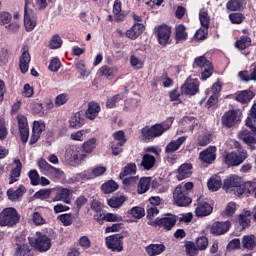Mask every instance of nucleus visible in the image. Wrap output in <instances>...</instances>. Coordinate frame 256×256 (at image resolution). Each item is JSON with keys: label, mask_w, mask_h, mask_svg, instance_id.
Returning a JSON list of instances; mask_svg holds the SVG:
<instances>
[{"label": "nucleus", "mask_w": 256, "mask_h": 256, "mask_svg": "<svg viewBox=\"0 0 256 256\" xmlns=\"http://www.w3.org/2000/svg\"><path fill=\"white\" fill-rule=\"evenodd\" d=\"M24 27L27 32L33 31L37 27V15L33 10H27V7L24 11Z\"/></svg>", "instance_id": "nucleus-14"}, {"label": "nucleus", "mask_w": 256, "mask_h": 256, "mask_svg": "<svg viewBox=\"0 0 256 256\" xmlns=\"http://www.w3.org/2000/svg\"><path fill=\"white\" fill-rule=\"evenodd\" d=\"M181 92L184 95H197V93H199V80L197 78H187L181 87Z\"/></svg>", "instance_id": "nucleus-10"}, {"label": "nucleus", "mask_w": 256, "mask_h": 256, "mask_svg": "<svg viewBox=\"0 0 256 256\" xmlns=\"http://www.w3.org/2000/svg\"><path fill=\"white\" fill-rule=\"evenodd\" d=\"M240 138L242 139V141H244V143H246V145H248V147H250L252 151H255L256 138L253 136V134H251V132H249L248 130L242 131L240 133Z\"/></svg>", "instance_id": "nucleus-28"}, {"label": "nucleus", "mask_w": 256, "mask_h": 256, "mask_svg": "<svg viewBox=\"0 0 256 256\" xmlns=\"http://www.w3.org/2000/svg\"><path fill=\"white\" fill-rule=\"evenodd\" d=\"M117 189H119V184H117V182H115L114 180H108L101 186V191L105 195L115 193V191H117Z\"/></svg>", "instance_id": "nucleus-34"}, {"label": "nucleus", "mask_w": 256, "mask_h": 256, "mask_svg": "<svg viewBox=\"0 0 256 256\" xmlns=\"http://www.w3.org/2000/svg\"><path fill=\"white\" fill-rule=\"evenodd\" d=\"M155 163H157V158H155V156L151 154H144L140 165L144 171H151V169L155 167Z\"/></svg>", "instance_id": "nucleus-27"}, {"label": "nucleus", "mask_w": 256, "mask_h": 256, "mask_svg": "<svg viewBox=\"0 0 256 256\" xmlns=\"http://www.w3.org/2000/svg\"><path fill=\"white\" fill-rule=\"evenodd\" d=\"M51 197V189H40L34 194V199H49Z\"/></svg>", "instance_id": "nucleus-61"}, {"label": "nucleus", "mask_w": 256, "mask_h": 256, "mask_svg": "<svg viewBox=\"0 0 256 256\" xmlns=\"http://www.w3.org/2000/svg\"><path fill=\"white\" fill-rule=\"evenodd\" d=\"M238 76L242 81H245L246 83L249 81H256V64L252 72L250 73V76H249V73H247V71H240L238 73Z\"/></svg>", "instance_id": "nucleus-44"}, {"label": "nucleus", "mask_w": 256, "mask_h": 256, "mask_svg": "<svg viewBox=\"0 0 256 256\" xmlns=\"http://www.w3.org/2000/svg\"><path fill=\"white\" fill-rule=\"evenodd\" d=\"M69 197H71V190L67 188H60L59 190H57L52 201H63V203L69 205V203H71Z\"/></svg>", "instance_id": "nucleus-26"}, {"label": "nucleus", "mask_w": 256, "mask_h": 256, "mask_svg": "<svg viewBox=\"0 0 256 256\" xmlns=\"http://www.w3.org/2000/svg\"><path fill=\"white\" fill-rule=\"evenodd\" d=\"M231 228V222L225 221V222H215L212 224L210 228V233L212 235H225Z\"/></svg>", "instance_id": "nucleus-17"}, {"label": "nucleus", "mask_w": 256, "mask_h": 256, "mask_svg": "<svg viewBox=\"0 0 256 256\" xmlns=\"http://www.w3.org/2000/svg\"><path fill=\"white\" fill-rule=\"evenodd\" d=\"M248 157L249 153H247V150L232 151L224 155V163L227 167H239V165L245 163Z\"/></svg>", "instance_id": "nucleus-4"}, {"label": "nucleus", "mask_w": 256, "mask_h": 256, "mask_svg": "<svg viewBox=\"0 0 256 256\" xmlns=\"http://www.w3.org/2000/svg\"><path fill=\"white\" fill-rule=\"evenodd\" d=\"M130 65L131 67H133V69H143V67L145 66V62H143L141 60V58L135 56V55H131L130 56Z\"/></svg>", "instance_id": "nucleus-52"}, {"label": "nucleus", "mask_w": 256, "mask_h": 256, "mask_svg": "<svg viewBox=\"0 0 256 256\" xmlns=\"http://www.w3.org/2000/svg\"><path fill=\"white\" fill-rule=\"evenodd\" d=\"M217 147L215 146H209L204 151L200 152L199 159L202 161V163H208V165H211L215 159H217Z\"/></svg>", "instance_id": "nucleus-15"}, {"label": "nucleus", "mask_w": 256, "mask_h": 256, "mask_svg": "<svg viewBox=\"0 0 256 256\" xmlns=\"http://www.w3.org/2000/svg\"><path fill=\"white\" fill-rule=\"evenodd\" d=\"M19 67L21 73L25 74L29 71V63H31V54L27 48H22V54L19 58Z\"/></svg>", "instance_id": "nucleus-18"}, {"label": "nucleus", "mask_w": 256, "mask_h": 256, "mask_svg": "<svg viewBox=\"0 0 256 256\" xmlns=\"http://www.w3.org/2000/svg\"><path fill=\"white\" fill-rule=\"evenodd\" d=\"M58 221H61L64 227H69L70 225H73V214L71 213H65L61 214L57 217Z\"/></svg>", "instance_id": "nucleus-50"}, {"label": "nucleus", "mask_w": 256, "mask_h": 256, "mask_svg": "<svg viewBox=\"0 0 256 256\" xmlns=\"http://www.w3.org/2000/svg\"><path fill=\"white\" fill-rule=\"evenodd\" d=\"M199 19L202 27H204L205 29H209V23L211 22V18H209V14L205 12V10H201L199 12Z\"/></svg>", "instance_id": "nucleus-51"}, {"label": "nucleus", "mask_w": 256, "mask_h": 256, "mask_svg": "<svg viewBox=\"0 0 256 256\" xmlns=\"http://www.w3.org/2000/svg\"><path fill=\"white\" fill-rule=\"evenodd\" d=\"M37 237L28 238L30 245L39 251L40 253H45V251H49L51 249V238L49 236L37 232Z\"/></svg>", "instance_id": "nucleus-5"}, {"label": "nucleus", "mask_w": 256, "mask_h": 256, "mask_svg": "<svg viewBox=\"0 0 256 256\" xmlns=\"http://www.w3.org/2000/svg\"><path fill=\"white\" fill-rule=\"evenodd\" d=\"M17 121L20 139L22 143H27V141H29V122L27 121V117H25L23 114H19L17 116Z\"/></svg>", "instance_id": "nucleus-11"}, {"label": "nucleus", "mask_w": 256, "mask_h": 256, "mask_svg": "<svg viewBox=\"0 0 256 256\" xmlns=\"http://www.w3.org/2000/svg\"><path fill=\"white\" fill-rule=\"evenodd\" d=\"M211 64V61L207 60L206 57L200 56L195 59L194 66L199 67L200 69H205L206 67H209Z\"/></svg>", "instance_id": "nucleus-54"}, {"label": "nucleus", "mask_w": 256, "mask_h": 256, "mask_svg": "<svg viewBox=\"0 0 256 256\" xmlns=\"http://www.w3.org/2000/svg\"><path fill=\"white\" fill-rule=\"evenodd\" d=\"M145 31V25L141 23H135L130 29L125 32V35L131 41H135Z\"/></svg>", "instance_id": "nucleus-21"}, {"label": "nucleus", "mask_w": 256, "mask_h": 256, "mask_svg": "<svg viewBox=\"0 0 256 256\" xmlns=\"http://www.w3.org/2000/svg\"><path fill=\"white\" fill-rule=\"evenodd\" d=\"M149 187H151V178H141L138 184V193L140 195H143V193H147V191H149Z\"/></svg>", "instance_id": "nucleus-41"}, {"label": "nucleus", "mask_w": 256, "mask_h": 256, "mask_svg": "<svg viewBox=\"0 0 256 256\" xmlns=\"http://www.w3.org/2000/svg\"><path fill=\"white\" fill-rule=\"evenodd\" d=\"M98 73L102 77H107V79H111L112 77H115V75H117V68L104 65L98 70Z\"/></svg>", "instance_id": "nucleus-37"}, {"label": "nucleus", "mask_w": 256, "mask_h": 256, "mask_svg": "<svg viewBox=\"0 0 256 256\" xmlns=\"http://www.w3.org/2000/svg\"><path fill=\"white\" fill-rule=\"evenodd\" d=\"M28 177L30 179L31 185H33L34 187H37V185H39V179L41 178V176H39V172H37V170H30L28 173Z\"/></svg>", "instance_id": "nucleus-57"}, {"label": "nucleus", "mask_w": 256, "mask_h": 256, "mask_svg": "<svg viewBox=\"0 0 256 256\" xmlns=\"http://www.w3.org/2000/svg\"><path fill=\"white\" fill-rule=\"evenodd\" d=\"M251 216V212L247 211L245 214H240L239 215V224L243 229H245L251 221L249 220V217Z\"/></svg>", "instance_id": "nucleus-58"}, {"label": "nucleus", "mask_w": 256, "mask_h": 256, "mask_svg": "<svg viewBox=\"0 0 256 256\" xmlns=\"http://www.w3.org/2000/svg\"><path fill=\"white\" fill-rule=\"evenodd\" d=\"M125 201H127V198H125V196H114L107 200V204L112 209H119V207L123 206V203H125Z\"/></svg>", "instance_id": "nucleus-36"}, {"label": "nucleus", "mask_w": 256, "mask_h": 256, "mask_svg": "<svg viewBox=\"0 0 256 256\" xmlns=\"http://www.w3.org/2000/svg\"><path fill=\"white\" fill-rule=\"evenodd\" d=\"M173 199L175 204L178 207H188V205H191L192 199L189 197V194L187 191H185V188L183 186L178 185L173 193Z\"/></svg>", "instance_id": "nucleus-7"}, {"label": "nucleus", "mask_w": 256, "mask_h": 256, "mask_svg": "<svg viewBox=\"0 0 256 256\" xmlns=\"http://www.w3.org/2000/svg\"><path fill=\"white\" fill-rule=\"evenodd\" d=\"M154 33L158 39L159 45H162V47L169 45V39H171V28L169 26H157L154 28Z\"/></svg>", "instance_id": "nucleus-8"}, {"label": "nucleus", "mask_w": 256, "mask_h": 256, "mask_svg": "<svg viewBox=\"0 0 256 256\" xmlns=\"http://www.w3.org/2000/svg\"><path fill=\"white\" fill-rule=\"evenodd\" d=\"M213 213V207L207 202H200L195 208L196 217H207Z\"/></svg>", "instance_id": "nucleus-24"}, {"label": "nucleus", "mask_w": 256, "mask_h": 256, "mask_svg": "<svg viewBox=\"0 0 256 256\" xmlns=\"http://www.w3.org/2000/svg\"><path fill=\"white\" fill-rule=\"evenodd\" d=\"M176 224L177 216L174 214H164L163 217H158L149 223V225H152L153 227H160L165 231H171Z\"/></svg>", "instance_id": "nucleus-6"}, {"label": "nucleus", "mask_w": 256, "mask_h": 256, "mask_svg": "<svg viewBox=\"0 0 256 256\" xmlns=\"http://www.w3.org/2000/svg\"><path fill=\"white\" fill-rule=\"evenodd\" d=\"M251 99H253V91L251 90H244L236 94V101L238 103H249Z\"/></svg>", "instance_id": "nucleus-38"}, {"label": "nucleus", "mask_w": 256, "mask_h": 256, "mask_svg": "<svg viewBox=\"0 0 256 256\" xmlns=\"http://www.w3.org/2000/svg\"><path fill=\"white\" fill-rule=\"evenodd\" d=\"M187 30L185 25L180 24L175 28V41L176 43H183V41H187L188 39Z\"/></svg>", "instance_id": "nucleus-29"}, {"label": "nucleus", "mask_w": 256, "mask_h": 256, "mask_svg": "<svg viewBox=\"0 0 256 256\" xmlns=\"http://www.w3.org/2000/svg\"><path fill=\"white\" fill-rule=\"evenodd\" d=\"M21 221V215L14 207L4 208L0 212V227L13 228Z\"/></svg>", "instance_id": "nucleus-3"}, {"label": "nucleus", "mask_w": 256, "mask_h": 256, "mask_svg": "<svg viewBox=\"0 0 256 256\" xmlns=\"http://www.w3.org/2000/svg\"><path fill=\"white\" fill-rule=\"evenodd\" d=\"M106 247L111 249L116 253H121L123 251V235L114 234L106 237Z\"/></svg>", "instance_id": "nucleus-9"}, {"label": "nucleus", "mask_w": 256, "mask_h": 256, "mask_svg": "<svg viewBox=\"0 0 256 256\" xmlns=\"http://www.w3.org/2000/svg\"><path fill=\"white\" fill-rule=\"evenodd\" d=\"M38 167L43 175L50 177L55 183L65 181V172L59 168L53 167L45 159H40L38 161Z\"/></svg>", "instance_id": "nucleus-2"}, {"label": "nucleus", "mask_w": 256, "mask_h": 256, "mask_svg": "<svg viewBox=\"0 0 256 256\" xmlns=\"http://www.w3.org/2000/svg\"><path fill=\"white\" fill-rule=\"evenodd\" d=\"M25 186L20 185L16 190L13 188H10L7 190L8 199L10 201H19L23 195L26 193Z\"/></svg>", "instance_id": "nucleus-25"}, {"label": "nucleus", "mask_w": 256, "mask_h": 256, "mask_svg": "<svg viewBox=\"0 0 256 256\" xmlns=\"http://www.w3.org/2000/svg\"><path fill=\"white\" fill-rule=\"evenodd\" d=\"M135 173H137V165L135 163H128L120 173V179H125V177L135 175Z\"/></svg>", "instance_id": "nucleus-39"}, {"label": "nucleus", "mask_w": 256, "mask_h": 256, "mask_svg": "<svg viewBox=\"0 0 256 256\" xmlns=\"http://www.w3.org/2000/svg\"><path fill=\"white\" fill-rule=\"evenodd\" d=\"M107 168L103 166H97L92 168L91 170H86L79 174V177L82 181H89V179H95V177H101V175L105 174Z\"/></svg>", "instance_id": "nucleus-12"}, {"label": "nucleus", "mask_w": 256, "mask_h": 256, "mask_svg": "<svg viewBox=\"0 0 256 256\" xmlns=\"http://www.w3.org/2000/svg\"><path fill=\"white\" fill-rule=\"evenodd\" d=\"M13 167L9 174V185H13V183H17L19 179L21 178V171L23 169V164L21 163V160L14 159L13 160Z\"/></svg>", "instance_id": "nucleus-16"}, {"label": "nucleus", "mask_w": 256, "mask_h": 256, "mask_svg": "<svg viewBox=\"0 0 256 256\" xmlns=\"http://www.w3.org/2000/svg\"><path fill=\"white\" fill-rule=\"evenodd\" d=\"M243 186H244V190L249 195H251V193H255L256 191V182L248 181V182H245Z\"/></svg>", "instance_id": "nucleus-64"}, {"label": "nucleus", "mask_w": 256, "mask_h": 256, "mask_svg": "<svg viewBox=\"0 0 256 256\" xmlns=\"http://www.w3.org/2000/svg\"><path fill=\"white\" fill-rule=\"evenodd\" d=\"M173 121L175 118L168 117L165 121L161 123H156L152 126H145L141 129V139L144 143H150V141H155V139L163 136L164 133H167L173 126Z\"/></svg>", "instance_id": "nucleus-1"}, {"label": "nucleus", "mask_w": 256, "mask_h": 256, "mask_svg": "<svg viewBox=\"0 0 256 256\" xmlns=\"http://www.w3.org/2000/svg\"><path fill=\"white\" fill-rule=\"evenodd\" d=\"M85 125V119L81 116V112H76L69 120V126L72 129H81V126Z\"/></svg>", "instance_id": "nucleus-31"}, {"label": "nucleus", "mask_w": 256, "mask_h": 256, "mask_svg": "<svg viewBox=\"0 0 256 256\" xmlns=\"http://www.w3.org/2000/svg\"><path fill=\"white\" fill-rule=\"evenodd\" d=\"M236 187H241V177L231 175L224 180L223 189L226 190L227 193H229V191H233Z\"/></svg>", "instance_id": "nucleus-20"}, {"label": "nucleus", "mask_w": 256, "mask_h": 256, "mask_svg": "<svg viewBox=\"0 0 256 256\" xmlns=\"http://www.w3.org/2000/svg\"><path fill=\"white\" fill-rule=\"evenodd\" d=\"M242 247L248 251H253L256 247V236L253 234L243 236Z\"/></svg>", "instance_id": "nucleus-33"}, {"label": "nucleus", "mask_w": 256, "mask_h": 256, "mask_svg": "<svg viewBox=\"0 0 256 256\" xmlns=\"http://www.w3.org/2000/svg\"><path fill=\"white\" fill-rule=\"evenodd\" d=\"M62 45H63V39L59 34H55L50 39L48 47L49 49H61Z\"/></svg>", "instance_id": "nucleus-45"}, {"label": "nucleus", "mask_w": 256, "mask_h": 256, "mask_svg": "<svg viewBox=\"0 0 256 256\" xmlns=\"http://www.w3.org/2000/svg\"><path fill=\"white\" fill-rule=\"evenodd\" d=\"M145 251L149 256L161 255L165 251V245L163 244H149L145 247Z\"/></svg>", "instance_id": "nucleus-32"}, {"label": "nucleus", "mask_w": 256, "mask_h": 256, "mask_svg": "<svg viewBox=\"0 0 256 256\" xmlns=\"http://www.w3.org/2000/svg\"><path fill=\"white\" fill-rule=\"evenodd\" d=\"M245 4V0H230L226 7L229 11H239V9L243 8Z\"/></svg>", "instance_id": "nucleus-46"}, {"label": "nucleus", "mask_w": 256, "mask_h": 256, "mask_svg": "<svg viewBox=\"0 0 256 256\" xmlns=\"http://www.w3.org/2000/svg\"><path fill=\"white\" fill-rule=\"evenodd\" d=\"M84 153H93L97 149V138H90L82 145Z\"/></svg>", "instance_id": "nucleus-42"}, {"label": "nucleus", "mask_w": 256, "mask_h": 256, "mask_svg": "<svg viewBox=\"0 0 256 256\" xmlns=\"http://www.w3.org/2000/svg\"><path fill=\"white\" fill-rule=\"evenodd\" d=\"M43 131H45V122H43V120L34 121L32 133H38L41 135Z\"/></svg>", "instance_id": "nucleus-60"}, {"label": "nucleus", "mask_w": 256, "mask_h": 256, "mask_svg": "<svg viewBox=\"0 0 256 256\" xmlns=\"http://www.w3.org/2000/svg\"><path fill=\"white\" fill-rule=\"evenodd\" d=\"M235 47L241 51H245V49L251 47V37L245 35L241 36L240 39L236 41Z\"/></svg>", "instance_id": "nucleus-40"}, {"label": "nucleus", "mask_w": 256, "mask_h": 256, "mask_svg": "<svg viewBox=\"0 0 256 256\" xmlns=\"http://www.w3.org/2000/svg\"><path fill=\"white\" fill-rule=\"evenodd\" d=\"M191 175H193V166L185 163L178 168L176 178L178 181H183V179H188Z\"/></svg>", "instance_id": "nucleus-23"}, {"label": "nucleus", "mask_w": 256, "mask_h": 256, "mask_svg": "<svg viewBox=\"0 0 256 256\" xmlns=\"http://www.w3.org/2000/svg\"><path fill=\"white\" fill-rule=\"evenodd\" d=\"M101 112V106L99 103L92 101L88 103V108L86 110V118L90 119V121H95L97 119L99 113Z\"/></svg>", "instance_id": "nucleus-22"}, {"label": "nucleus", "mask_w": 256, "mask_h": 256, "mask_svg": "<svg viewBox=\"0 0 256 256\" xmlns=\"http://www.w3.org/2000/svg\"><path fill=\"white\" fill-rule=\"evenodd\" d=\"M208 189L210 191H219V189H221V185H223V182L221 180V176H212L209 180H208Z\"/></svg>", "instance_id": "nucleus-35"}, {"label": "nucleus", "mask_w": 256, "mask_h": 256, "mask_svg": "<svg viewBox=\"0 0 256 256\" xmlns=\"http://www.w3.org/2000/svg\"><path fill=\"white\" fill-rule=\"evenodd\" d=\"M67 101H69V95L67 93H62L55 98V105L56 107H61L62 105H65Z\"/></svg>", "instance_id": "nucleus-63"}, {"label": "nucleus", "mask_w": 256, "mask_h": 256, "mask_svg": "<svg viewBox=\"0 0 256 256\" xmlns=\"http://www.w3.org/2000/svg\"><path fill=\"white\" fill-rule=\"evenodd\" d=\"M85 61L80 60L76 63V69L78 73L81 75V77H89V70L85 69Z\"/></svg>", "instance_id": "nucleus-56"}, {"label": "nucleus", "mask_w": 256, "mask_h": 256, "mask_svg": "<svg viewBox=\"0 0 256 256\" xmlns=\"http://www.w3.org/2000/svg\"><path fill=\"white\" fill-rule=\"evenodd\" d=\"M112 137L114 138V141H117L116 144L120 145V147H123L125 143H127V138L125 137V132L123 130L114 132Z\"/></svg>", "instance_id": "nucleus-47"}, {"label": "nucleus", "mask_w": 256, "mask_h": 256, "mask_svg": "<svg viewBox=\"0 0 256 256\" xmlns=\"http://www.w3.org/2000/svg\"><path fill=\"white\" fill-rule=\"evenodd\" d=\"M209 245V240L205 236H201L196 240V247L199 251H204Z\"/></svg>", "instance_id": "nucleus-59"}, {"label": "nucleus", "mask_w": 256, "mask_h": 256, "mask_svg": "<svg viewBox=\"0 0 256 256\" xmlns=\"http://www.w3.org/2000/svg\"><path fill=\"white\" fill-rule=\"evenodd\" d=\"M32 221L34 225L37 226L45 225V223H47V220L43 217L41 212H34L32 215Z\"/></svg>", "instance_id": "nucleus-55"}, {"label": "nucleus", "mask_w": 256, "mask_h": 256, "mask_svg": "<svg viewBox=\"0 0 256 256\" xmlns=\"http://www.w3.org/2000/svg\"><path fill=\"white\" fill-rule=\"evenodd\" d=\"M11 19H13L11 13L5 11L0 12V25H9Z\"/></svg>", "instance_id": "nucleus-62"}, {"label": "nucleus", "mask_w": 256, "mask_h": 256, "mask_svg": "<svg viewBox=\"0 0 256 256\" xmlns=\"http://www.w3.org/2000/svg\"><path fill=\"white\" fill-rule=\"evenodd\" d=\"M128 213L131 217H134V219H142V217H145V209L139 206H134Z\"/></svg>", "instance_id": "nucleus-48"}, {"label": "nucleus", "mask_w": 256, "mask_h": 256, "mask_svg": "<svg viewBox=\"0 0 256 256\" xmlns=\"http://www.w3.org/2000/svg\"><path fill=\"white\" fill-rule=\"evenodd\" d=\"M187 141V136H181L176 140L170 141L165 147V153L167 155H171L175 153V151H179L181 149V145Z\"/></svg>", "instance_id": "nucleus-19"}, {"label": "nucleus", "mask_w": 256, "mask_h": 256, "mask_svg": "<svg viewBox=\"0 0 256 256\" xmlns=\"http://www.w3.org/2000/svg\"><path fill=\"white\" fill-rule=\"evenodd\" d=\"M123 100V94H116L110 98H108L107 102H106V107L108 109H113V107H115V105H117V103H119V101Z\"/></svg>", "instance_id": "nucleus-53"}, {"label": "nucleus", "mask_w": 256, "mask_h": 256, "mask_svg": "<svg viewBox=\"0 0 256 256\" xmlns=\"http://www.w3.org/2000/svg\"><path fill=\"white\" fill-rule=\"evenodd\" d=\"M121 11V2L119 0H115L113 5V13L116 21H125V14H123Z\"/></svg>", "instance_id": "nucleus-43"}, {"label": "nucleus", "mask_w": 256, "mask_h": 256, "mask_svg": "<svg viewBox=\"0 0 256 256\" xmlns=\"http://www.w3.org/2000/svg\"><path fill=\"white\" fill-rule=\"evenodd\" d=\"M67 154L70 155V159H73L76 163H81V161H85L87 159V155L85 153H79L75 146L70 147L67 150Z\"/></svg>", "instance_id": "nucleus-30"}, {"label": "nucleus", "mask_w": 256, "mask_h": 256, "mask_svg": "<svg viewBox=\"0 0 256 256\" xmlns=\"http://www.w3.org/2000/svg\"><path fill=\"white\" fill-rule=\"evenodd\" d=\"M239 121H241V116L237 110H230L222 116V124L224 127H233V125Z\"/></svg>", "instance_id": "nucleus-13"}, {"label": "nucleus", "mask_w": 256, "mask_h": 256, "mask_svg": "<svg viewBox=\"0 0 256 256\" xmlns=\"http://www.w3.org/2000/svg\"><path fill=\"white\" fill-rule=\"evenodd\" d=\"M104 221L107 223H121L123 216L115 213H107L103 216Z\"/></svg>", "instance_id": "nucleus-49"}]
</instances>
